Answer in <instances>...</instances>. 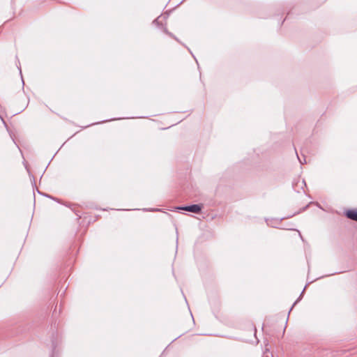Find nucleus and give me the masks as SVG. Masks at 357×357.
Returning <instances> with one entry per match:
<instances>
[{
	"mask_svg": "<svg viewBox=\"0 0 357 357\" xmlns=\"http://www.w3.org/2000/svg\"><path fill=\"white\" fill-rule=\"evenodd\" d=\"M204 208L203 204H192L190 205L178 206L175 207V210L186 211L188 212L193 213L195 214H200L202 212Z\"/></svg>",
	"mask_w": 357,
	"mask_h": 357,
	"instance_id": "obj_1",
	"label": "nucleus"
},
{
	"mask_svg": "<svg viewBox=\"0 0 357 357\" xmlns=\"http://www.w3.org/2000/svg\"><path fill=\"white\" fill-rule=\"evenodd\" d=\"M344 214L348 219L357 222V208L347 209Z\"/></svg>",
	"mask_w": 357,
	"mask_h": 357,
	"instance_id": "obj_2",
	"label": "nucleus"
},
{
	"mask_svg": "<svg viewBox=\"0 0 357 357\" xmlns=\"http://www.w3.org/2000/svg\"><path fill=\"white\" fill-rule=\"evenodd\" d=\"M57 335L55 334V333H52V351H51V354H50V357H58V354H57V351L56 350V347H57V343H56V336Z\"/></svg>",
	"mask_w": 357,
	"mask_h": 357,
	"instance_id": "obj_3",
	"label": "nucleus"
},
{
	"mask_svg": "<svg viewBox=\"0 0 357 357\" xmlns=\"http://www.w3.org/2000/svg\"><path fill=\"white\" fill-rule=\"evenodd\" d=\"M286 218H282L280 220L279 219H273V220H268L266 219V222L267 223V225L271 226L273 227H277V224H279L280 221L285 219Z\"/></svg>",
	"mask_w": 357,
	"mask_h": 357,
	"instance_id": "obj_4",
	"label": "nucleus"
},
{
	"mask_svg": "<svg viewBox=\"0 0 357 357\" xmlns=\"http://www.w3.org/2000/svg\"><path fill=\"white\" fill-rule=\"evenodd\" d=\"M313 281H314V280H312V281H310V282H307V284L305 286V287H304V289H303L302 292L301 293V294H300L299 297H298V298L296 300V301L293 303V305H292L291 307L290 308V310H289V314L290 313V312H291V310H292V308H293V307H294V306H295V305H296L298 302H300V301L302 299L303 296V294H304V291H305V289H306L307 286L309 284L312 283Z\"/></svg>",
	"mask_w": 357,
	"mask_h": 357,
	"instance_id": "obj_5",
	"label": "nucleus"
},
{
	"mask_svg": "<svg viewBox=\"0 0 357 357\" xmlns=\"http://www.w3.org/2000/svg\"><path fill=\"white\" fill-rule=\"evenodd\" d=\"M143 211H151V212H155V211H162V209L158 208H144L142 209Z\"/></svg>",
	"mask_w": 357,
	"mask_h": 357,
	"instance_id": "obj_6",
	"label": "nucleus"
},
{
	"mask_svg": "<svg viewBox=\"0 0 357 357\" xmlns=\"http://www.w3.org/2000/svg\"><path fill=\"white\" fill-rule=\"evenodd\" d=\"M162 17V15H160L156 19H155L153 21V24L157 25L158 27H162V24L159 21V19Z\"/></svg>",
	"mask_w": 357,
	"mask_h": 357,
	"instance_id": "obj_7",
	"label": "nucleus"
},
{
	"mask_svg": "<svg viewBox=\"0 0 357 357\" xmlns=\"http://www.w3.org/2000/svg\"><path fill=\"white\" fill-rule=\"evenodd\" d=\"M37 192H38L39 194H40V195H43L45 196V197H48V198H50V199H53V200H55V201H56V202H59V200H58L56 198H54V197H52L51 195H46V194H43V193H42V192H40L39 191V190H38V189H37Z\"/></svg>",
	"mask_w": 357,
	"mask_h": 357,
	"instance_id": "obj_8",
	"label": "nucleus"
},
{
	"mask_svg": "<svg viewBox=\"0 0 357 357\" xmlns=\"http://www.w3.org/2000/svg\"><path fill=\"white\" fill-rule=\"evenodd\" d=\"M307 208H308V205H306L305 206L303 207V208H302L299 211H298L297 213H294V214H293V215H289V216L287 217V218H290V217H292V216H294V215H296V214H298V213H301V212H302V211H305Z\"/></svg>",
	"mask_w": 357,
	"mask_h": 357,
	"instance_id": "obj_9",
	"label": "nucleus"
},
{
	"mask_svg": "<svg viewBox=\"0 0 357 357\" xmlns=\"http://www.w3.org/2000/svg\"><path fill=\"white\" fill-rule=\"evenodd\" d=\"M296 153H297V152L296 151ZM296 155H298V153H296ZM297 158H298V160H299V162H300V163H301V164H305V163H306V160H305V157L303 158V160H302L299 158V156H298V155H297Z\"/></svg>",
	"mask_w": 357,
	"mask_h": 357,
	"instance_id": "obj_10",
	"label": "nucleus"
},
{
	"mask_svg": "<svg viewBox=\"0 0 357 357\" xmlns=\"http://www.w3.org/2000/svg\"><path fill=\"white\" fill-rule=\"evenodd\" d=\"M169 15V12H166L163 15H161L163 17L164 20H166V19L168 18Z\"/></svg>",
	"mask_w": 357,
	"mask_h": 357,
	"instance_id": "obj_11",
	"label": "nucleus"
},
{
	"mask_svg": "<svg viewBox=\"0 0 357 357\" xmlns=\"http://www.w3.org/2000/svg\"><path fill=\"white\" fill-rule=\"evenodd\" d=\"M170 37L174 38L176 40L178 41V38L171 32L169 31V33L167 34Z\"/></svg>",
	"mask_w": 357,
	"mask_h": 357,
	"instance_id": "obj_12",
	"label": "nucleus"
},
{
	"mask_svg": "<svg viewBox=\"0 0 357 357\" xmlns=\"http://www.w3.org/2000/svg\"><path fill=\"white\" fill-rule=\"evenodd\" d=\"M109 121V120H104V121H102L98 122V123H91V124H90V126L95 125V124H98V123H101L107 122V121ZM87 127H88V126H87ZM85 128H86V126H85Z\"/></svg>",
	"mask_w": 357,
	"mask_h": 357,
	"instance_id": "obj_13",
	"label": "nucleus"
},
{
	"mask_svg": "<svg viewBox=\"0 0 357 357\" xmlns=\"http://www.w3.org/2000/svg\"><path fill=\"white\" fill-rule=\"evenodd\" d=\"M0 117H1V120H2V121H3V124H4V126H5V127H6V129L8 130V126H7V124H6V121L3 120V119L1 116H0Z\"/></svg>",
	"mask_w": 357,
	"mask_h": 357,
	"instance_id": "obj_14",
	"label": "nucleus"
},
{
	"mask_svg": "<svg viewBox=\"0 0 357 357\" xmlns=\"http://www.w3.org/2000/svg\"><path fill=\"white\" fill-rule=\"evenodd\" d=\"M163 31L166 33V34H168L169 33V31L167 30V29L166 27H164L163 28Z\"/></svg>",
	"mask_w": 357,
	"mask_h": 357,
	"instance_id": "obj_15",
	"label": "nucleus"
},
{
	"mask_svg": "<svg viewBox=\"0 0 357 357\" xmlns=\"http://www.w3.org/2000/svg\"><path fill=\"white\" fill-rule=\"evenodd\" d=\"M302 184L304 185V186H306V183H305V181L303 179L302 181Z\"/></svg>",
	"mask_w": 357,
	"mask_h": 357,
	"instance_id": "obj_16",
	"label": "nucleus"
},
{
	"mask_svg": "<svg viewBox=\"0 0 357 357\" xmlns=\"http://www.w3.org/2000/svg\"><path fill=\"white\" fill-rule=\"evenodd\" d=\"M33 185H36V181H35L34 177H33Z\"/></svg>",
	"mask_w": 357,
	"mask_h": 357,
	"instance_id": "obj_17",
	"label": "nucleus"
},
{
	"mask_svg": "<svg viewBox=\"0 0 357 357\" xmlns=\"http://www.w3.org/2000/svg\"><path fill=\"white\" fill-rule=\"evenodd\" d=\"M340 273V272H335V273H333L330 274V275H335V274Z\"/></svg>",
	"mask_w": 357,
	"mask_h": 357,
	"instance_id": "obj_18",
	"label": "nucleus"
},
{
	"mask_svg": "<svg viewBox=\"0 0 357 357\" xmlns=\"http://www.w3.org/2000/svg\"><path fill=\"white\" fill-rule=\"evenodd\" d=\"M179 337H180V336H178V337H177L174 338V339L172 340V342H173L174 341L176 340Z\"/></svg>",
	"mask_w": 357,
	"mask_h": 357,
	"instance_id": "obj_19",
	"label": "nucleus"
},
{
	"mask_svg": "<svg viewBox=\"0 0 357 357\" xmlns=\"http://www.w3.org/2000/svg\"><path fill=\"white\" fill-rule=\"evenodd\" d=\"M18 68H19V70H20V75H22V70H21L20 67H18Z\"/></svg>",
	"mask_w": 357,
	"mask_h": 357,
	"instance_id": "obj_20",
	"label": "nucleus"
},
{
	"mask_svg": "<svg viewBox=\"0 0 357 357\" xmlns=\"http://www.w3.org/2000/svg\"><path fill=\"white\" fill-rule=\"evenodd\" d=\"M122 119V118H117V119L114 118V119H112V120H117V119Z\"/></svg>",
	"mask_w": 357,
	"mask_h": 357,
	"instance_id": "obj_21",
	"label": "nucleus"
},
{
	"mask_svg": "<svg viewBox=\"0 0 357 357\" xmlns=\"http://www.w3.org/2000/svg\"><path fill=\"white\" fill-rule=\"evenodd\" d=\"M299 236H301V239L303 240L301 233H299Z\"/></svg>",
	"mask_w": 357,
	"mask_h": 357,
	"instance_id": "obj_22",
	"label": "nucleus"
},
{
	"mask_svg": "<svg viewBox=\"0 0 357 357\" xmlns=\"http://www.w3.org/2000/svg\"><path fill=\"white\" fill-rule=\"evenodd\" d=\"M284 20L283 21H282L281 25L284 23Z\"/></svg>",
	"mask_w": 357,
	"mask_h": 357,
	"instance_id": "obj_23",
	"label": "nucleus"
},
{
	"mask_svg": "<svg viewBox=\"0 0 357 357\" xmlns=\"http://www.w3.org/2000/svg\"><path fill=\"white\" fill-rule=\"evenodd\" d=\"M178 238H176V244L178 243Z\"/></svg>",
	"mask_w": 357,
	"mask_h": 357,
	"instance_id": "obj_24",
	"label": "nucleus"
},
{
	"mask_svg": "<svg viewBox=\"0 0 357 357\" xmlns=\"http://www.w3.org/2000/svg\"><path fill=\"white\" fill-rule=\"evenodd\" d=\"M20 112H17V114H20ZM16 114H17V113H16ZM14 115H15V114Z\"/></svg>",
	"mask_w": 357,
	"mask_h": 357,
	"instance_id": "obj_25",
	"label": "nucleus"
}]
</instances>
